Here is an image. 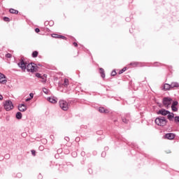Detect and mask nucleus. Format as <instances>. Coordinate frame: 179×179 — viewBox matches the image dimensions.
Instances as JSON below:
<instances>
[{
  "mask_svg": "<svg viewBox=\"0 0 179 179\" xmlns=\"http://www.w3.org/2000/svg\"><path fill=\"white\" fill-rule=\"evenodd\" d=\"M73 45H75V47H77L78 43H76V42H74V43H73Z\"/></svg>",
  "mask_w": 179,
  "mask_h": 179,
  "instance_id": "obj_37",
  "label": "nucleus"
},
{
  "mask_svg": "<svg viewBox=\"0 0 179 179\" xmlns=\"http://www.w3.org/2000/svg\"><path fill=\"white\" fill-rule=\"evenodd\" d=\"M52 37H55V38H59V36H52Z\"/></svg>",
  "mask_w": 179,
  "mask_h": 179,
  "instance_id": "obj_39",
  "label": "nucleus"
},
{
  "mask_svg": "<svg viewBox=\"0 0 179 179\" xmlns=\"http://www.w3.org/2000/svg\"><path fill=\"white\" fill-rule=\"evenodd\" d=\"M123 122H124V124H128V120H127V119H122Z\"/></svg>",
  "mask_w": 179,
  "mask_h": 179,
  "instance_id": "obj_32",
  "label": "nucleus"
},
{
  "mask_svg": "<svg viewBox=\"0 0 179 179\" xmlns=\"http://www.w3.org/2000/svg\"><path fill=\"white\" fill-rule=\"evenodd\" d=\"M155 124H157V125H159L160 127H164V125L167 124V120H166L164 117H157L155 119Z\"/></svg>",
  "mask_w": 179,
  "mask_h": 179,
  "instance_id": "obj_1",
  "label": "nucleus"
},
{
  "mask_svg": "<svg viewBox=\"0 0 179 179\" xmlns=\"http://www.w3.org/2000/svg\"><path fill=\"white\" fill-rule=\"evenodd\" d=\"M29 96L31 99H33V97H34V94L33 93H30Z\"/></svg>",
  "mask_w": 179,
  "mask_h": 179,
  "instance_id": "obj_34",
  "label": "nucleus"
},
{
  "mask_svg": "<svg viewBox=\"0 0 179 179\" xmlns=\"http://www.w3.org/2000/svg\"><path fill=\"white\" fill-rule=\"evenodd\" d=\"M16 118H17V120H22V113L17 112V113H16Z\"/></svg>",
  "mask_w": 179,
  "mask_h": 179,
  "instance_id": "obj_18",
  "label": "nucleus"
},
{
  "mask_svg": "<svg viewBox=\"0 0 179 179\" xmlns=\"http://www.w3.org/2000/svg\"><path fill=\"white\" fill-rule=\"evenodd\" d=\"M52 37H55V38H59V36H52Z\"/></svg>",
  "mask_w": 179,
  "mask_h": 179,
  "instance_id": "obj_40",
  "label": "nucleus"
},
{
  "mask_svg": "<svg viewBox=\"0 0 179 179\" xmlns=\"http://www.w3.org/2000/svg\"><path fill=\"white\" fill-rule=\"evenodd\" d=\"M37 55H38V52H37V51L33 52V53H32V57H33L34 58H36Z\"/></svg>",
  "mask_w": 179,
  "mask_h": 179,
  "instance_id": "obj_22",
  "label": "nucleus"
},
{
  "mask_svg": "<svg viewBox=\"0 0 179 179\" xmlns=\"http://www.w3.org/2000/svg\"><path fill=\"white\" fill-rule=\"evenodd\" d=\"M3 20H4V22H9V17H3Z\"/></svg>",
  "mask_w": 179,
  "mask_h": 179,
  "instance_id": "obj_27",
  "label": "nucleus"
},
{
  "mask_svg": "<svg viewBox=\"0 0 179 179\" xmlns=\"http://www.w3.org/2000/svg\"><path fill=\"white\" fill-rule=\"evenodd\" d=\"M43 93H45V94H48L50 93V90L45 88V87H43L42 89Z\"/></svg>",
  "mask_w": 179,
  "mask_h": 179,
  "instance_id": "obj_19",
  "label": "nucleus"
},
{
  "mask_svg": "<svg viewBox=\"0 0 179 179\" xmlns=\"http://www.w3.org/2000/svg\"><path fill=\"white\" fill-rule=\"evenodd\" d=\"M27 71L28 72H36L37 69L36 68V64L31 63L27 66Z\"/></svg>",
  "mask_w": 179,
  "mask_h": 179,
  "instance_id": "obj_4",
  "label": "nucleus"
},
{
  "mask_svg": "<svg viewBox=\"0 0 179 179\" xmlns=\"http://www.w3.org/2000/svg\"><path fill=\"white\" fill-rule=\"evenodd\" d=\"M10 13H15V15H17V13H19V11H17L13 8H11V9H10Z\"/></svg>",
  "mask_w": 179,
  "mask_h": 179,
  "instance_id": "obj_21",
  "label": "nucleus"
},
{
  "mask_svg": "<svg viewBox=\"0 0 179 179\" xmlns=\"http://www.w3.org/2000/svg\"><path fill=\"white\" fill-rule=\"evenodd\" d=\"M174 87H179V84H178V83H172L171 84V89H173V88H174Z\"/></svg>",
  "mask_w": 179,
  "mask_h": 179,
  "instance_id": "obj_15",
  "label": "nucleus"
},
{
  "mask_svg": "<svg viewBox=\"0 0 179 179\" xmlns=\"http://www.w3.org/2000/svg\"><path fill=\"white\" fill-rule=\"evenodd\" d=\"M171 108H172V111H177V107L174 106H171Z\"/></svg>",
  "mask_w": 179,
  "mask_h": 179,
  "instance_id": "obj_25",
  "label": "nucleus"
},
{
  "mask_svg": "<svg viewBox=\"0 0 179 179\" xmlns=\"http://www.w3.org/2000/svg\"><path fill=\"white\" fill-rule=\"evenodd\" d=\"M47 100L48 101H50V103H52V104H55L58 101V99L54 97H48Z\"/></svg>",
  "mask_w": 179,
  "mask_h": 179,
  "instance_id": "obj_10",
  "label": "nucleus"
},
{
  "mask_svg": "<svg viewBox=\"0 0 179 179\" xmlns=\"http://www.w3.org/2000/svg\"><path fill=\"white\" fill-rule=\"evenodd\" d=\"M100 73L101 75V78H106V74H104V69H100Z\"/></svg>",
  "mask_w": 179,
  "mask_h": 179,
  "instance_id": "obj_20",
  "label": "nucleus"
},
{
  "mask_svg": "<svg viewBox=\"0 0 179 179\" xmlns=\"http://www.w3.org/2000/svg\"><path fill=\"white\" fill-rule=\"evenodd\" d=\"M36 78H41V77H42L43 76H41V74L37 73L36 74Z\"/></svg>",
  "mask_w": 179,
  "mask_h": 179,
  "instance_id": "obj_29",
  "label": "nucleus"
},
{
  "mask_svg": "<svg viewBox=\"0 0 179 179\" xmlns=\"http://www.w3.org/2000/svg\"><path fill=\"white\" fill-rule=\"evenodd\" d=\"M35 31H36V33H40V29L36 28Z\"/></svg>",
  "mask_w": 179,
  "mask_h": 179,
  "instance_id": "obj_33",
  "label": "nucleus"
},
{
  "mask_svg": "<svg viewBox=\"0 0 179 179\" xmlns=\"http://www.w3.org/2000/svg\"><path fill=\"white\" fill-rule=\"evenodd\" d=\"M0 83H1V85L6 84V77H5V75L1 73H0Z\"/></svg>",
  "mask_w": 179,
  "mask_h": 179,
  "instance_id": "obj_6",
  "label": "nucleus"
},
{
  "mask_svg": "<svg viewBox=\"0 0 179 179\" xmlns=\"http://www.w3.org/2000/svg\"><path fill=\"white\" fill-rule=\"evenodd\" d=\"M18 109L20 111L23 113L27 110V107L24 104H21L18 106Z\"/></svg>",
  "mask_w": 179,
  "mask_h": 179,
  "instance_id": "obj_9",
  "label": "nucleus"
},
{
  "mask_svg": "<svg viewBox=\"0 0 179 179\" xmlns=\"http://www.w3.org/2000/svg\"><path fill=\"white\" fill-rule=\"evenodd\" d=\"M59 107L63 110L64 111H68V109L69 108V105H68V102H66L64 100H60L59 102Z\"/></svg>",
  "mask_w": 179,
  "mask_h": 179,
  "instance_id": "obj_2",
  "label": "nucleus"
},
{
  "mask_svg": "<svg viewBox=\"0 0 179 179\" xmlns=\"http://www.w3.org/2000/svg\"><path fill=\"white\" fill-rule=\"evenodd\" d=\"M170 89H171V85L170 84H164V90H170Z\"/></svg>",
  "mask_w": 179,
  "mask_h": 179,
  "instance_id": "obj_14",
  "label": "nucleus"
},
{
  "mask_svg": "<svg viewBox=\"0 0 179 179\" xmlns=\"http://www.w3.org/2000/svg\"><path fill=\"white\" fill-rule=\"evenodd\" d=\"M127 71V68L124 67L121 71H119V75H121V73H124Z\"/></svg>",
  "mask_w": 179,
  "mask_h": 179,
  "instance_id": "obj_23",
  "label": "nucleus"
},
{
  "mask_svg": "<svg viewBox=\"0 0 179 179\" xmlns=\"http://www.w3.org/2000/svg\"><path fill=\"white\" fill-rule=\"evenodd\" d=\"M171 103H173V101L170 98H164L163 100V104L165 107H167V108L171 106Z\"/></svg>",
  "mask_w": 179,
  "mask_h": 179,
  "instance_id": "obj_5",
  "label": "nucleus"
},
{
  "mask_svg": "<svg viewBox=\"0 0 179 179\" xmlns=\"http://www.w3.org/2000/svg\"><path fill=\"white\" fill-rule=\"evenodd\" d=\"M99 113H105V114L110 113L108 109H105L103 107L99 108Z\"/></svg>",
  "mask_w": 179,
  "mask_h": 179,
  "instance_id": "obj_12",
  "label": "nucleus"
},
{
  "mask_svg": "<svg viewBox=\"0 0 179 179\" xmlns=\"http://www.w3.org/2000/svg\"><path fill=\"white\" fill-rule=\"evenodd\" d=\"M169 111L166 110L165 109L159 110L158 114H161V115H169Z\"/></svg>",
  "mask_w": 179,
  "mask_h": 179,
  "instance_id": "obj_11",
  "label": "nucleus"
},
{
  "mask_svg": "<svg viewBox=\"0 0 179 179\" xmlns=\"http://www.w3.org/2000/svg\"><path fill=\"white\" fill-rule=\"evenodd\" d=\"M175 122L178 123L179 122V116H176L174 118Z\"/></svg>",
  "mask_w": 179,
  "mask_h": 179,
  "instance_id": "obj_24",
  "label": "nucleus"
},
{
  "mask_svg": "<svg viewBox=\"0 0 179 179\" xmlns=\"http://www.w3.org/2000/svg\"><path fill=\"white\" fill-rule=\"evenodd\" d=\"M6 111H10L13 110V103L10 101H6L3 103Z\"/></svg>",
  "mask_w": 179,
  "mask_h": 179,
  "instance_id": "obj_3",
  "label": "nucleus"
},
{
  "mask_svg": "<svg viewBox=\"0 0 179 179\" xmlns=\"http://www.w3.org/2000/svg\"><path fill=\"white\" fill-rule=\"evenodd\" d=\"M177 104H178V102L174 101V102H173L172 106H177Z\"/></svg>",
  "mask_w": 179,
  "mask_h": 179,
  "instance_id": "obj_30",
  "label": "nucleus"
},
{
  "mask_svg": "<svg viewBox=\"0 0 179 179\" xmlns=\"http://www.w3.org/2000/svg\"><path fill=\"white\" fill-rule=\"evenodd\" d=\"M111 75L112 76H115V75H117V72H115V71H112Z\"/></svg>",
  "mask_w": 179,
  "mask_h": 179,
  "instance_id": "obj_28",
  "label": "nucleus"
},
{
  "mask_svg": "<svg viewBox=\"0 0 179 179\" xmlns=\"http://www.w3.org/2000/svg\"><path fill=\"white\" fill-rule=\"evenodd\" d=\"M165 138L169 140L174 139V138H176V135L173 133L166 134L165 135Z\"/></svg>",
  "mask_w": 179,
  "mask_h": 179,
  "instance_id": "obj_8",
  "label": "nucleus"
},
{
  "mask_svg": "<svg viewBox=\"0 0 179 179\" xmlns=\"http://www.w3.org/2000/svg\"><path fill=\"white\" fill-rule=\"evenodd\" d=\"M6 58H12V55L10 53H8L6 55Z\"/></svg>",
  "mask_w": 179,
  "mask_h": 179,
  "instance_id": "obj_26",
  "label": "nucleus"
},
{
  "mask_svg": "<svg viewBox=\"0 0 179 179\" xmlns=\"http://www.w3.org/2000/svg\"><path fill=\"white\" fill-rule=\"evenodd\" d=\"M30 100H31V98H27V99H25V101H30Z\"/></svg>",
  "mask_w": 179,
  "mask_h": 179,
  "instance_id": "obj_35",
  "label": "nucleus"
},
{
  "mask_svg": "<svg viewBox=\"0 0 179 179\" xmlns=\"http://www.w3.org/2000/svg\"><path fill=\"white\" fill-rule=\"evenodd\" d=\"M173 118H174V113L169 112L168 113V119H169L170 121H171V120H173Z\"/></svg>",
  "mask_w": 179,
  "mask_h": 179,
  "instance_id": "obj_16",
  "label": "nucleus"
},
{
  "mask_svg": "<svg viewBox=\"0 0 179 179\" xmlns=\"http://www.w3.org/2000/svg\"><path fill=\"white\" fill-rule=\"evenodd\" d=\"M41 83H45V82H47V75L46 74H44L43 76H42L41 77Z\"/></svg>",
  "mask_w": 179,
  "mask_h": 179,
  "instance_id": "obj_13",
  "label": "nucleus"
},
{
  "mask_svg": "<svg viewBox=\"0 0 179 179\" xmlns=\"http://www.w3.org/2000/svg\"><path fill=\"white\" fill-rule=\"evenodd\" d=\"M69 85V80H68L67 78H65V79H64V81L63 85H64L65 87H66Z\"/></svg>",
  "mask_w": 179,
  "mask_h": 179,
  "instance_id": "obj_17",
  "label": "nucleus"
},
{
  "mask_svg": "<svg viewBox=\"0 0 179 179\" xmlns=\"http://www.w3.org/2000/svg\"><path fill=\"white\" fill-rule=\"evenodd\" d=\"M18 66L20 68H21V69H22V71H25L26 70V64L24 63V62L23 60H21L19 63H18Z\"/></svg>",
  "mask_w": 179,
  "mask_h": 179,
  "instance_id": "obj_7",
  "label": "nucleus"
},
{
  "mask_svg": "<svg viewBox=\"0 0 179 179\" xmlns=\"http://www.w3.org/2000/svg\"><path fill=\"white\" fill-rule=\"evenodd\" d=\"M31 152V154L33 155V156H36V150H32Z\"/></svg>",
  "mask_w": 179,
  "mask_h": 179,
  "instance_id": "obj_31",
  "label": "nucleus"
},
{
  "mask_svg": "<svg viewBox=\"0 0 179 179\" xmlns=\"http://www.w3.org/2000/svg\"><path fill=\"white\" fill-rule=\"evenodd\" d=\"M3 96L0 94V100H3Z\"/></svg>",
  "mask_w": 179,
  "mask_h": 179,
  "instance_id": "obj_36",
  "label": "nucleus"
},
{
  "mask_svg": "<svg viewBox=\"0 0 179 179\" xmlns=\"http://www.w3.org/2000/svg\"><path fill=\"white\" fill-rule=\"evenodd\" d=\"M59 37H60V38H65V36H60Z\"/></svg>",
  "mask_w": 179,
  "mask_h": 179,
  "instance_id": "obj_38",
  "label": "nucleus"
}]
</instances>
